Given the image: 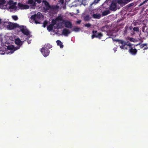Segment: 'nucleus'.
<instances>
[{"instance_id": "f257e3e1", "label": "nucleus", "mask_w": 148, "mask_h": 148, "mask_svg": "<svg viewBox=\"0 0 148 148\" xmlns=\"http://www.w3.org/2000/svg\"><path fill=\"white\" fill-rule=\"evenodd\" d=\"M19 28L24 34L27 36L28 37H29L28 36L30 35V32L29 30L26 28L25 26L24 25L19 26Z\"/></svg>"}, {"instance_id": "f03ea898", "label": "nucleus", "mask_w": 148, "mask_h": 148, "mask_svg": "<svg viewBox=\"0 0 148 148\" xmlns=\"http://www.w3.org/2000/svg\"><path fill=\"white\" fill-rule=\"evenodd\" d=\"M8 25H7V27L8 29L12 30L16 28H18L19 27V25L16 23H13L11 22H8Z\"/></svg>"}, {"instance_id": "7ed1b4c3", "label": "nucleus", "mask_w": 148, "mask_h": 148, "mask_svg": "<svg viewBox=\"0 0 148 148\" xmlns=\"http://www.w3.org/2000/svg\"><path fill=\"white\" fill-rule=\"evenodd\" d=\"M117 3L116 0H112L110 6V10L113 11H116L117 10Z\"/></svg>"}, {"instance_id": "20e7f679", "label": "nucleus", "mask_w": 148, "mask_h": 148, "mask_svg": "<svg viewBox=\"0 0 148 148\" xmlns=\"http://www.w3.org/2000/svg\"><path fill=\"white\" fill-rule=\"evenodd\" d=\"M40 51L44 57L48 56L50 53V51L47 47L45 46L42 47L40 50Z\"/></svg>"}, {"instance_id": "39448f33", "label": "nucleus", "mask_w": 148, "mask_h": 148, "mask_svg": "<svg viewBox=\"0 0 148 148\" xmlns=\"http://www.w3.org/2000/svg\"><path fill=\"white\" fill-rule=\"evenodd\" d=\"M92 33L93 34L91 36V38L92 39L95 37L100 39L101 37L103 36V35L101 33H97V31L96 30H93Z\"/></svg>"}, {"instance_id": "423d86ee", "label": "nucleus", "mask_w": 148, "mask_h": 148, "mask_svg": "<svg viewBox=\"0 0 148 148\" xmlns=\"http://www.w3.org/2000/svg\"><path fill=\"white\" fill-rule=\"evenodd\" d=\"M26 3L29 5V8L32 9H35L36 6V3L34 0H28L27 1Z\"/></svg>"}, {"instance_id": "0eeeda50", "label": "nucleus", "mask_w": 148, "mask_h": 148, "mask_svg": "<svg viewBox=\"0 0 148 148\" xmlns=\"http://www.w3.org/2000/svg\"><path fill=\"white\" fill-rule=\"evenodd\" d=\"M42 13L40 12H38L37 14L31 16V18L32 20H35V19H40L42 16Z\"/></svg>"}, {"instance_id": "6e6552de", "label": "nucleus", "mask_w": 148, "mask_h": 148, "mask_svg": "<svg viewBox=\"0 0 148 148\" xmlns=\"http://www.w3.org/2000/svg\"><path fill=\"white\" fill-rule=\"evenodd\" d=\"M42 2L45 5V7H43V9L45 11H47L49 10V7L50 5L49 3L47 2L46 0H43L42 1Z\"/></svg>"}, {"instance_id": "1a4fd4ad", "label": "nucleus", "mask_w": 148, "mask_h": 148, "mask_svg": "<svg viewBox=\"0 0 148 148\" xmlns=\"http://www.w3.org/2000/svg\"><path fill=\"white\" fill-rule=\"evenodd\" d=\"M63 22L65 27L71 29L72 27V24L71 22L69 21L64 20Z\"/></svg>"}, {"instance_id": "9d476101", "label": "nucleus", "mask_w": 148, "mask_h": 148, "mask_svg": "<svg viewBox=\"0 0 148 148\" xmlns=\"http://www.w3.org/2000/svg\"><path fill=\"white\" fill-rule=\"evenodd\" d=\"M18 5L20 9L21 10L27 9L29 8V6L27 5H24L21 3H19Z\"/></svg>"}, {"instance_id": "9b49d317", "label": "nucleus", "mask_w": 148, "mask_h": 148, "mask_svg": "<svg viewBox=\"0 0 148 148\" xmlns=\"http://www.w3.org/2000/svg\"><path fill=\"white\" fill-rule=\"evenodd\" d=\"M124 42H125L124 43H125V45H120V48L121 49H123L124 50H127L128 46H129L130 48L132 44L131 43L127 44L126 42L125 41H124Z\"/></svg>"}, {"instance_id": "f8f14e48", "label": "nucleus", "mask_w": 148, "mask_h": 148, "mask_svg": "<svg viewBox=\"0 0 148 148\" xmlns=\"http://www.w3.org/2000/svg\"><path fill=\"white\" fill-rule=\"evenodd\" d=\"M137 51L136 49H133L132 47V45L131 46L130 48L129 52L133 55H135L136 54Z\"/></svg>"}, {"instance_id": "ddd939ff", "label": "nucleus", "mask_w": 148, "mask_h": 148, "mask_svg": "<svg viewBox=\"0 0 148 148\" xmlns=\"http://www.w3.org/2000/svg\"><path fill=\"white\" fill-rule=\"evenodd\" d=\"M71 32L69 30L66 28L63 29L62 31V34L65 36H67Z\"/></svg>"}, {"instance_id": "4468645a", "label": "nucleus", "mask_w": 148, "mask_h": 148, "mask_svg": "<svg viewBox=\"0 0 148 148\" xmlns=\"http://www.w3.org/2000/svg\"><path fill=\"white\" fill-rule=\"evenodd\" d=\"M15 43L17 45L20 46L23 44V42L21 41L19 38H17L15 40Z\"/></svg>"}, {"instance_id": "2eb2a0df", "label": "nucleus", "mask_w": 148, "mask_h": 148, "mask_svg": "<svg viewBox=\"0 0 148 148\" xmlns=\"http://www.w3.org/2000/svg\"><path fill=\"white\" fill-rule=\"evenodd\" d=\"M49 10H56L59 8V7L57 5H50L49 7Z\"/></svg>"}, {"instance_id": "dca6fc26", "label": "nucleus", "mask_w": 148, "mask_h": 148, "mask_svg": "<svg viewBox=\"0 0 148 148\" xmlns=\"http://www.w3.org/2000/svg\"><path fill=\"white\" fill-rule=\"evenodd\" d=\"M55 19L57 21H62L63 22V21L64 20H63V16L61 15H59Z\"/></svg>"}, {"instance_id": "f3484780", "label": "nucleus", "mask_w": 148, "mask_h": 148, "mask_svg": "<svg viewBox=\"0 0 148 148\" xmlns=\"http://www.w3.org/2000/svg\"><path fill=\"white\" fill-rule=\"evenodd\" d=\"M6 3L5 0H0V8L3 9H5L4 7V4Z\"/></svg>"}, {"instance_id": "a211bd4d", "label": "nucleus", "mask_w": 148, "mask_h": 148, "mask_svg": "<svg viewBox=\"0 0 148 148\" xmlns=\"http://www.w3.org/2000/svg\"><path fill=\"white\" fill-rule=\"evenodd\" d=\"M16 2H14V3L13 5H11L9 7V9H16L17 8V7L16 6Z\"/></svg>"}, {"instance_id": "6ab92c4d", "label": "nucleus", "mask_w": 148, "mask_h": 148, "mask_svg": "<svg viewBox=\"0 0 148 148\" xmlns=\"http://www.w3.org/2000/svg\"><path fill=\"white\" fill-rule=\"evenodd\" d=\"M101 15L100 14H94L92 15V17L94 18L99 19L101 18Z\"/></svg>"}, {"instance_id": "aec40b11", "label": "nucleus", "mask_w": 148, "mask_h": 148, "mask_svg": "<svg viewBox=\"0 0 148 148\" xmlns=\"http://www.w3.org/2000/svg\"><path fill=\"white\" fill-rule=\"evenodd\" d=\"M56 42L58 45L61 48H62L64 46L62 45V44L61 41L60 40H57L56 41Z\"/></svg>"}, {"instance_id": "412c9836", "label": "nucleus", "mask_w": 148, "mask_h": 148, "mask_svg": "<svg viewBox=\"0 0 148 148\" xmlns=\"http://www.w3.org/2000/svg\"><path fill=\"white\" fill-rule=\"evenodd\" d=\"M110 12L109 10L104 11L102 13V15L103 16H105L110 14Z\"/></svg>"}, {"instance_id": "4be33fe9", "label": "nucleus", "mask_w": 148, "mask_h": 148, "mask_svg": "<svg viewBox=\"0 0 148 148\" xmlns=\"http://www.w3.org/2000/svg\"><path fill=\"white\" fill-rule=\"evenodd\" d=\"M115 41L117 42H119V44H121L122 45H125L124 43V40H120L119 39H116L115 40Z\"/></svg>"}, {"instance_id": "5701e85b", "label": "nucleus", "mask_w": 148, "mask_h": 148, "mask_svg": "<svg viewBox=\"0 0 148 148\" xmlns=\"http://www.w3.org/2000/svg\"><path fill=\"white\" fill-rule=\"evenodd\" d=\"M53 26L50 24L47 27V29L49 32L53 30Z\"/></svg>"}, {"instance_id": "b1692460", "label": "nucleus", "mask_w": 148, "mask_h": 148, "mask_svg": "<svg viewBox=\"0 0 148 148\" xmlns=\"http://www.w3.org/2000/svg\"><path fill=\"white\" fill-rule=\"evenodd\" d=\"M56 21H56V19H53L51 22V23L50 24H51L53 26H54L56 24Z\"/></svg>"}, {"instance_id": "393cba45", "label": "nucleus", "mask_w": 148, "mask_h": 148, "mask_svg": "<svg viewBox=\"0 0 148 148\" xmlns=\"http://www.w3.org/2000/svg\"><path fill=\"white\" fill-rule=\"evenodd\" d=\"M133 30L134 32H138L139 31V28L138 27H134L133 28Z\"/></svg>"}, {"instance_id": "a878e982", "label": "nucleus", "mask_w": 148, "mask_h": 148, "mask_svg": "<svg viewBox=\"0 0 148 148\" xmlns=\"http://www.w3.org/2000/svg\"><path fill=\"white\" fill-rule=\"evenodd\" d=\"M107 29V27L106 26H103L101 28V30L102 31L105 32Z\"/></svg>"}, {"instance_id": "bb28decb", "label": "nucleus", "mask_w": 148, "mask_h": 148, "mask_svg": "<svg viewBox=\"0 0 148 148\" xmlns=\"http://www.w3.org/2000/svg\"><path fill=\"white\" fill-rule=\"evenodd\" d=\"M80 30V28H78L77 27H75L73 28V31H74L76 32H77L79 31Z\"/></svg>"}, {"instance_id": "cd10ccee", "label": "nucleus", "mask_w": 148, "mask_h": 148, "mask_svg": "<svg viewBox=\"0 0 148 148\" xmlns=\"http://www.w3.org/2000/svg\"><path fill=\"white\" fill-rule=\"evenodd\" d=\"M44 46H45V47H47L48 49L51 48L52 47L51 45L48 44H47L46 45H45Z\"/></svg>"}, {"instance_id": "c85d7f7f", "label": "nucleus", "mask_w": 148, "mask_h": 148, "mask_svg": "<svg viewBox=\"0 0 148 148\" xmlns=\"http://www.w3.org/2000/svg\"><path fill=\"white\" fill-rule=\"evenodd\" d=\"M48 23V22L47 21H44L43 23V25H42V27H45L47 25Z\"/></svg>"}, {"instance_id": "c756f323", "label": "nucleus", "mask_w": 148, "mask_h": 148, "mask_svg": "<svg viewBox=\"0 0 148 148\" xmlns=\"http://www.w3.org/2000/svg\"><path fill=\"white\" fill-rule=\"evenodd\" d=\"M90 18L89 15L86 16L84 18L85 20L86 21H88L90 20Z\"/></svg>"}, {"instance_id": "7c9ffc66", "label": "nucleus", "mask_w": 148, "mask_h": 148, "mask_svg": "<svg viewBox=\"0 0 148 148\" xmlns=\"http://www.w3.org/2000/svg\"><path fill=\"white\" fill-rule=\"evenodd\" d=\"M12 17L15 21L17 20L18 19V17L16 16H12Z\"/></svg>"}, {"instance_id": "2f4dec72", "label": "nucleus", "mask_w": 148, "mask_h": 148, "mask_svg": "<svg viewBox=\"0 0 148 148\" xmlns=\"http://www.w3.org/2000/svg\"><path fill=\"white\" fill-rule=\"evenodd\" d=\"M14 2L13 1L10 0L8 2V4L10 5H13L14 3Z\"/></svg>"}, {"instance_id": "473e14b6", "label": "nucleus", "mask_w": 148, "mask_h": 148, "mask_svg": "<svg viewBox=\"0 0 148 148\" xmlns=\"http://www.w3.org/2000/svg\"><path fill=\"white\" fill-rule=\"evenodd\" d=\"M14 47L13 45L8 46L7 47L8 49L12 50L13 48Z\"/></svg>"}, {"instance_id": "72a5a7b5", "label": "nucleus", "mask_w": 148, "mask_h": 148, "mask_svg": "<svg viewBox=\"0 0 148 148\" xmlns=\"http://www.w3.org/2000/svg\"><path fill=\"white\" fill-rule=\"evenodd\" d=\"M117 3H118L119 4H122L123 3L122 0H116Z\"/></svg>"}, {"instance_id": "f704fd0d", "label": "nucleus", "mask_w": 148, "mask_h": 148, "mask_svg": "<svg viewBox=\"0 0 148 148\" xmlns=\"http://www.w3.org/2000/svg\"><path fill=\"white\" fill-rule=\"evenodd\" d=\"M128 26H126L125 28V30L124 31V33H127V31L128 29Z\"/></svg>"}, {"instance_id": "c9c22d12", "label": "nucleus", "mask_w": 148, "mask_h": 148, "mask_svg": "<svg viewBox=\"0 0 148 148\" xmlns=\"http://www.w3.org/2000/svg\"><path fill=\"white\" fill-rule=\"evenodd\" d=\"M147 45V44H146V43H145V44H141L140 45V47L141 48H143L145 46H146Z\"/></svg>"}, {"instance_id": "e433bc0d", "label": "nucleus", "mask_w": 148, "mask_h": 148, "mask_svg": "<svg viewBox=\"0 0 148 148\" xmlns=\"http://www.w3.org/2000/svg\"><path fill=\"white\" fill-rule=\"evenodd\" d=\"M91 26V25L89 23L86 24L85 25V26L88 27H90Z\"/></svg>"}, {"instance_id": "4c0bfd02", "label": "nucleus", "mask_w": 148, "mask_h": 148, "mask_svg": "<svg viewBox=\"0 0 148 148\" xmlns=\"http://www.w3.org/2000/svg\"><path fill=\"white\" fill-rule=\"evenodd\" d=\"M38 19H35V20H33L34 21H35V23L36 24H39L40 23L37 20Z\"/></svg>"}, {"instance_id": "58836bf2", "label": "nucleus", "mask_w": 148, "mask_h": 148, "mask_svg": "<svg viewBox=\"0 0 148 148\" xmlns=\"http://www.w3.org/2000/svg\"><path fill=\"white\" fill-rule=\"evenodd\" d=\"M148 1V0H145L143 1L142 3H140V6H141L143 4L145 3L146 2H147Z\"/></svg>"}, {"instance_id": "ea45409f", "label": "nucleus", "mask_w": 148, "mask_h": 148, "mask_svg": "<svg viewBox=\"0 0 148 148\" xmlns=\"http://www.w3.org/2000/svg\"><path fill=\"white\" fill-rule=\"evenodd\" d=\"M56 27L58 29H59L61 28V26H59V23H58L56 24Z\"/></svg>"}, {"instance_id": "a19ab883", "label": "nucleus", "mask_w": 148, "mask_h": 148, "mask_svg": "<svg viewBox=\"0 0 148 148\" xmlns=\"http://www.w3.org/2000/svg\"><path fill=\"white\" fill-rule=\"evenodd\" d=\"M35 2H36L39 4H40L42 2L41 0H34Z\"/></svg>"}, {"instance_id": "79ce46f5", "label": "nucleus", "mask_w": 148, "mask_h": 148, "mask_svg": "<svg viewBox=\"0 0 148 148\" xmlns=\"http://www.w3.org/2000/svg\"><path fill=\"white\" fill-rule=\"evenodd\" d=\"M146 27L144 26L142 27V31L143 32H145V28Z\"/></svg>"}, {"instance_id": "37998d69", "label": "nucleus", "mask_w": 148, "mask_h": 148, "mask_svg": "<svg viewBox=\"0 0 148 148\" xmlns=\"http://www.w3.org/2000/svg\"><path fill=\"white\" fill-rule=\"evenodd\" d=\"M59 1L62 4H63L64 3V0H59Z\"/></svg>"}, {"instance_id": "c03bdc74", "label": "nucleus", "mask_w": 148, "mask_h": 148, "mask_svg": "<svg viewBox=\"0 0 148 148\" xmlns=\"http://www.w3.org/2000/svg\"><path fill=\"white\" fill-rule=\"evenodd\" d=\"M146 29L145 30V32L147 34H148V27H146Z\"/></svg>"}, {"instance_id": "a18cd8bd", "label": "nucleus", "mask_w": 148, "mask_h": 148, "mask_svg": "<svg viewBox=\"0 0 148 148\" xmlns=\"http://www.w3.org/2000/svg\"><path fill=\"white\" fill-rule=\"evenodd\" d=\"M138 23L136 22H133V25H134V26H136L137 25V23Z\"/></svg>"}, {"instance_id": "49530a36", "label": "nucleus", "mask_w": 148, "mask_h": 148, "mask_svg": "<svg viewBox=\"0 0 148 148\" xmlns=\"http://www.w3.org/2000/svg\"><path fill=\"white\" fill-rule=\"evenodd\" d=\"M81 22V20H79L77 22V23L78 24H79Z\"/></svg>"}, {"instance_id": "de8ad7c7", "label": "nucleus", "mask_w": 148, "mask_h": 148, "mask_svg": "<svg viewBox=\"0 0 148 148\" xmlns=\"http://www.w3.org/2000/svg\"><path fill=\"white\" fill-rule=\"evenodd\" d=\"M113 50H114V52H115V51H116V48H114L113 49Z\"/></svg>"}, {"instance_id": "09e8293b", "label": "nucleus", "mask_w": 148, "mask_h": 148, "mask_svg": "<svg viewBox=\"0 0 148 148\" xmlns=\"http://www.w3.org/2000/svg\"><path fill=\"white\" fill-rule=\"evenodd\" d=\"M132 38H131L130 39V41H132Z\"/></svg>"}, {"instance_id": "8fccbe9b", "label": "nucleus", "mask_w": 148, "mask_h": 148, "mask_svg": "<svg viewBox=\"0 0 148 148\" xmlns=\"http://www.w3.org/2000/svg\"><path fill=\"white\" fill-rule=\"evenodd\" d=\"M134 34H135V33H134V32H132V33H131V34H132V35H134Z\"/></svg>"}, {"instance_id": "3c124183", "label": "nucleus", "mask_w": 148, "mask_h": 148, "mask_svg": "<svg viewBox=\"0 0 148 148\" xmlns=\"http://www.w3.org/2000/svg\"><path fill=\"white\" fill-rule=\"evenodd\" d=\"M1 20L0 19V24H1Z\"/></svg>"}, {"instance_id": "603ef678", "label": "nucleus", "mask_w": 148, "mask_h": 148, "mask_svg": "<svg viewBox=\"0 0 148 148\" xmlns=\"http://www.w3.org/2000/svg\"><path fill=\"white\" fill-rule=\"evenodd\" d=\"M140 43H139V44H137V45H140Z\"/></svg>"}, {"instance_id": "864d4df0", "label": "nucleus", "mask_w": 148, "mask_h": 148, "mask_svg": "<svg viewBox=\"0 0 148 148\" xmlns=\"http://www.w3.org/2000/svg\"><path fill=\"white\" fill-rule=\"evenodd\" d=\"M130 5H132V4H130Z\"/></svg>"}, {"instance_id": "5fc2aeb1", "label": "nucleus", "mask_w": 148, "mask_h": 148, "mask_svg": "<svg viewBox=\"0 0 148 148\" xmlns=\"http://www.w3.org/2000/svg\"><path fill=\"white\" fill-rule=\"evenodd\" d=\"M82 3H83V1H82Z\"/></svg>"}]
</instances>
